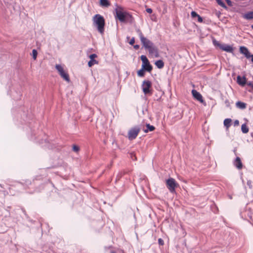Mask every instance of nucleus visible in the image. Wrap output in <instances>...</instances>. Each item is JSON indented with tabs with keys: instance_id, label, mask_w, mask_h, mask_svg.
Wrapping results in <instances>:
<instances>
[{
	"instance_id": "obj_38",
	"label": "nucleus",
	"mask_w": 253,
	"mask_h": 253,
	"mask_svg": "<svg viewBox=\"0 0 253 253\" xmlns=\"http://www.w3.org/2000/svg\"><path fill=\"white\" fill-rule=\"evenodd\" d=\"M146 11L147 13H152V12H153V10L151 8H147L146 9Z\"/></svg>"
},
{
	"instance_id": "obj_2",
	"label": "nucleus",
	"mask_w": 253,
	"mask_h": 253,
	"mask_svg": "<svg viewBox=\"0 0 253 253\" xmlns=\"http://www.w3.org/2000/svg\"><path fill=\"white\" fill-rule=\"evenodd\" d=\"M93 24L98 31L101 34L104 33L105 20L104 17L99 14L95 15L93 18Z\"/></svg>"
},
{
	"instance_id": "obj_30",
	"label": "nucleus",
	"mask_w": 253,
	"mask_h": 253,
	"mask_svg": "<svg viewBox=\"0 0 253 253\" xmlns=\"http://www.w3.org/2000/svg\"><path fill=\"white\" fill-rule=\"evenodd\" d=\"M38 52L36 49H33L32 50V56L34 60H36L37 57Z\"/></svg>"
},
{
	"instance_id": "obj_13",
	"label": "nucleus",
	"mask_w": 253,
	"mask_h": 253,
	"mask_svg": "<svg viewBox=\"0 0 253 253\" xmlns=\"http://www.w3.org/2000/svg\"><path fill=\"white\" fill-rule=\"evenodd\" d=\"M192 94L195 99H196V100H197L198 101L201 103H203L204 102V100L203 99L202 95L196 90L193 89L192 90Z\"/></svg>"
},
{
	"instance_id": "obj_8",
	"label": "nucleus",
	"mask_w": 253,
	"mask_h": 253,
	"mask_svg": "<svg viewBox=\"0 0 253 253\" xmlns=\"http://www.w3.org/2000/svg\"><path fill=\"white\" fill-rule=\"evenodd\" d=\"M39 180H40V176H38L35 180H34L33 183L31 180H26L24 183L18 182L17 183L16 185L17 187H23V188L26 189L27 188H29L30 185L38 184V183L37 181Z\"/></svg>"
},
{
	"instance_id": "obj_22",
	"label": "nucleus",
	"mask_w": 253,
	"mask_h": 253,
	"mask_svg": "<svg viewBox=\"0 0 253 253\" xmlns=\"http://www.w3.org/2000/svg\"><path fill=\"white\" fill-rule=\"evenodd\" d=\"M55 68L59 72L61 77L63 78V67L61 65L57 64Z\"/></svg>"
},
{
	"instance_id": "obj_29",
	"label": "nucleus",
	"mask_w": 253,
	"mask_h": 253,
	"mask_svg": "<svg viewBox=\"0 0 253 253\" xmlns=\"http://www.w3.org/2000/svg\"><path fill=\"white\" fill-rule=\"evenodd\" d=\"M72 150L75 152L78 153L80 151V147L74 144L72 146Z\"/></svg>"
},
{
	"instance_id": "obj_37",
	"label": "nucleus",
	"mask_w": 253,
	"mask_h": 253,
	"mask_svg": "<svg viewBox=\"0 0 253 253\" xmlns=\"http://www.w3.org/2000/svg\"><path fill=\"white\" fill-rule=\"evenodd\" d=\"M239 125V121L238 120H236L234 122V126H238Z\"/></svg>"
},
{
	"instance_id": "obj_32",
	"label": "nucleus",
	"mask_w": 253,
	"mask_h": 253,
	"mask_svg": "<svg viewBox=\"0 0 253 253\" xmlns=\"http://www.w3.org/2000/svg\"><path fill=\"white\" fill-rule=\"evenodd\" d=\"M191 15L193 18L197 17V16L199 15V14L195 11H192L191 13Z\"/></svg>"
},
{
	"instance_id": "obj_10",
	"label": "nucleus",
	"mask_w": 253,
	"mask_h": 253,
	"mask_svg": "<svg viewBox=\"0 0 253 253\" xmlns=\"http://www.w3.org/2000/svg\"><path fill=\"white\" fill-rule=\"evenodd\" d=\"M147 49L148 50L149 53L151 55H154L156 57H158L159 56L158 49L157 47L153 44L152 46H149Z\"/></svg>"
},
{
	"instance_id": "obj_20",
	"label": "nucleus",
	"mask_w": 253,
	"mask_h": 253,
	"mask_svg": "<svg viewBox=\"0 0 253 253\" xmlns=\"http://www.w3.org/2000/svg\"><path fill=\"white\" fill-rule=\"evenodd\" d=\"M51 148L54 150L55 151H60L61 150L62 147L61 145H58V144H57L55 142H53L52 143V146L51 147Z\"/></svg>"
},
{
	"instance_id": "obj_33",
	"label": "nucleus",
	"mask_w": 253,
	"mask_h": 253,
	"mask_svg": "<svg viewBox=\"0 0 253 253\" xmlns=\"http://www.w3.org/2000/svg\"><path fill=\"white\" fill-rule=\"evenodd\" d=\"M135 42V38L134 37L132 38L130 41L129 42L130 45H133Z\"/></svg>"
},
{
	"instance_id": "obj_28",
	"label": "nucleus",
	"mask_w": 253,
	"mask_h": 253,
	"mask_svg": "<svg viewBox=\"0 0 253 253\" xmlns=\"http://www.w3.org/2000/svg\"><path fill=\"white\" fill-rule=\"evenodd\" d=\"M218 4L222 7L223 8H226L227 6L222 1V0H216Z\"/></svg>"
},
{
	"instance_id": "obj_16",
	"label": "nucleus",
	"mask_w": 253,
	"mask_h": 253,
	"mask_svg": "<svg viewBox=\"0 0 253 253\" xmlns=\"http://www.w3.org/2000/svg\"><path fill=\"white\" fill-rule=\"evenodd\" d=\"M240 52L241 53L244 54L246 58L249 56V55L251 54L249 49L245 46H242L240 47Z\"/></svg>"
},
{
	"instance_id": "obj_9",
	"label": "nucleus",
	"mask_w": 253,
	"mask_h": 253,
	"mask_svg": "<svg viewBox=\"0 0 253 253\" xmlns=\"http://www.w3.org/2000/svg\"><path fill=\"white\" fill-rule=\"evenodd\" d=\"M140 58L142 62V66H144V69H146L147 72H151L153 69V67L150 64L147 57L144 55H142Z\"/></svg>"
},
{
	"instance_id": "obj_3",
	"label": "nucleus",
	"mask_w": 253,
	"mask_h": 253,
	"mask_svg": "<svg viewBox=\"0 0 253 253\" xmlns=\"http://www.w3.org/2000/svg\"><path fill=\"white\" fill-rule=\"evenodd\" d=\"M29 128L30 129V133H31V137L30 139L32 140H34L37 141V142H39L40 143H43V142L45 143H48V140L46 139H41L40 137V135H36V130L35 129L36 126H34V128L32 127V123H29Z\"/></svg>"
},
{
	"instance_id": "obj_26",
	"label": "nucleus",
	"mask_w": 253,
	"mask_h": 253,
	"mask_svg": "<svg viewBox=\"0 0 253 253\" xmlns=\"http://www.w3.org/2000/svg\"><path fill=\"white\" fill-rule=\"evenodd\" d=\"M241 130L243 133H247L249 132V128L247 126L246 124H244L241 126Z\"/></svg>"
},
{
	"instance_id": "obj_31",
	"label": "nucleus",
	"mask_w": 253,
	"mask_h": 253,
	"mask_svg": "<svg viewBox=\"0 0 253 253\" xmlns=\"http://www.w3.org/2000/svg\"><path fill=\"white\" fill-rule=\"evenodd\" d=\"M64 80L67 81L68 83H70V78L68 73L64 71Z\"/></svg>"
},
{
	"instance_id": "obj_24",
	"label": "nucleus",
	"mask_w": 253,
	"mask_h": 253,
	"mask_svg": "<svg viewBox=\"0 0 253 253\" xmlns=\"http://www.w3.org/2000/svg\"><path fill=\"white\" fill-rule=\"evenodd\" d=\"M231 119L229 118L225 119L224 120V125L226 127V128H228L231 125Z\"/></svg>"
},
{
	"instance_id": "obj_19",
	"label": "nucleus",
	"mask_w": 253,
	"mask_h": 253,
	"mask_svg": "<svg viewBox=\"0 0 253 253\" xmlns=\"http://www.w3.org/2000/svg\"><path fill=\"white\" fill-rule=\"evenodd\" d=\"M100 4L102 7H108L111 3L109 0H100Z\"/></svg>"
},
{
	"instance_id": "obj_11",
	"label": "nucleus",
	"mask_w": 253,
	"mask_h": 253,
	"mask_svg": "<svg viewBox=\"0 0 253 253\" xmlns=\"http://www.w3.org/2000/svg\"><path fill=\"white\" fill-rule=\"evenodd\" d=\"M140 41H141L143 47L145 49H147V48L149 47V46H152L153 44H154L152 42H151V41H150L149 40H148V39H147L145 37H144L143 38H142L140 40Z\"/></svg>"
},
{
	"instance_id": "obj_18",
	"label": "nucleus",
	"mask_w": 253,
	"mask_h": 253,
	"mask_svg": "<svg viewBox=\"0 0 253 253\" xmlns=\"http://www.w3.org/2000/svg\"><path fill=\"white\" fill-rule=\"evenodd\" d=\"M243 17L247 20H251L253 19V11L245 13L243 15Z\"/></svg>"
},
{
	"instance_id": "obj_44",
	"label": "nucleus",
	"mask_w": 253,
	"mask_h": 253,
	"mask_svg": "<svg viewBox=\"0 0 253 253\" xmlns=\"http://www.w3.org/2000/svg\"><path fill=\"white\" fill-rule=\"evenodd\" d=\"M50 186H53V185H52V183H51L50 182H49L48 183H47L46 184V186L49 187Z\"/></svg>"
},
{
	"instance_id": "obj_23",
	"label": "nucleus",
	"mask_w": 253,
	"mask_h": 253,
	"mask_svg": "<svg viewBox=\"0 0 253 253\" xmlns=\"http://www.w3.org/2000/svg\"><path fill=\"white\" fill-rule=\"evenodd\" d=\"M145 71H146V69H144V66H141V69L137 71V75L140 77H144Z\"/></svg>"
},
{
	"instance_id": "obj_42",
	"label": "nucleus",
	"mask_w": 253,
	"mask_h": 253,
	"mask_svg": "<svg viewBox=\"0 0 253 253\" xmlns=\"http://www.w3.org/2000/svg\"><path fill=\"white\" fill-rule=\"evenodd\" d=\"M139 47L140 46L138 44H135L133 46V48L136 50L139 49Z\"/></svg>"
},
{
	"instance_id": "obj_12",
	"label": "nucleus",
	"mask_w": 253,
	"mask_h": 253,
	"mask_svg": "<svg viewBox=\"0 0 253 253\" xmlns=\"http://www.w3.org/2000/svg\"><path fill=\"white\" fill-rule=\"evenodd\" d=\"M90 60L88 62V66L89 67H92L95 64H98V62L95 59L97 57V55L95 53L91 54L89 55Z\"/></svg>"
},
{
	"instance_id": "obj_50",
	"label": "nucleus",
	"mask_w": 253,
	"mask_h": 253,
	"mask_svg": "<svg viewBox=\"0 0 253 253\" xmlns=\"http://www.w3.org/2000/svg\"><path fill=\"white\" fill-rule=\"evenodd\" d=\"M111 253H116L114 252H112Z\"/></svg>"
},
{
	"instance_id": "obj_35",
	"label": "nucleus",
	"mask_w": 253,
	"mask_h": 253,
	"mask_svg": "<svg viewBox=\"0 0 253 253\" xmlns=\"http://www.w3.org/2000/svg\"><path fill=\"white\" fill-rule=\"evenodd\" d=\"M158 243L160 245H163L164 244L163 240L162 239H161V238H159L158 239Z\"/></svg>"
},
{
	"instance_id": "obj_36",
	"label": "nucleus",
	"mask_w": 253,
	"mask_h": 253,
	"mask_svg": "<svg viewBox=\"0 0 253 253\" xmlns=\"http://www.w3.org/2000/svg\"><path fill=\"white\" fill-rule=\"evenodd\" d=\"M198 18V21L199 22L202 23L203 21V18L200 16L199 15L197 16Z\"/></svg>"
},
{
	"instance_id": "obj_45",
	"label": "nucleus",
	"mask_w": 253,
	"mask_h": 253,
	"mask_svg": "<svg viewBox=\"0 0 253 253\" xmlns=\"http://www.w3.org/2000/svg\"><path fill=\"white\" fill-rule=\"evenodd\" d=\"M225 104H226V106H227V107H228V106H229V101H228V100H226V101H225Z\"/></svg>"
},
{
	"instance_id": "obj_15",
	"label": "nucleus",
	"mask_w": 253,
	"mask_h": 253,
	"mask_svg": "<svg viewBox=\"0 0 253 253\" xmlns=\"http://www.w3.org/2000/svg\"><path fill=\"white\" fill-rule=\"evenodd\" d=\"M247 80L245 76L241 77L240 76H238L237 77V83L242 86H244L246 84Z\"/></svg>"
},
{
	"instance_id": "obj_46",
	"label": "nucleus",
	"mask_w": 253,
	"mask_h": 253,
	"mask_svg": "<svg viewBox=\"0 0 253 253\" xmlns=\"http://www.w3.org/2000/svg\"><path fill=\"white\" fill-rule=\"evenodd\" d=\"M227 196H228V198H229V199H230V200L232 199V195H230V194H228V195H227Z\"/></svg>"
},
{
	"instance_id": "obj_39",
	"label": "nucleus",
	"mask_w": 253,
	"mask_h": 253,
	"mask_svg": "<svg viewBox=\"0 0 253 253\" xmlns=\"http://www.w3.org/2000/svg\"><path fill=\"white\" fill-rule=\"evenodd\" d=\"M251 60V62L253 63V54L251 53L249 55V56L248 57L247 59H250Z\"/></svg>"
},
{
	"instance_id": "obj_4",
	"label": "nucleus",
	"mask_w": 253,
	"mask_h": 253,
	"mask_svg": "<svg viewBox=\"0 0 253 253\" xmlns=\"http://www.w3.org/2000/svg\"><path fill=\"white\" fill-rule=\"evenodd\" d=\"M212 43L215 46L218 47L220 49L223 51L229 53H233V48L230 45L226 44L225 43L221 44L215 39L212 40Z\"/></svg>"
},
{
	"instance_id": "obj_14",
	"label": "nucleus",
	"mask_w": 253,
	"mask_h": 253,
	"mask_svg": "<svg viewBox=\"0 0 253 253\" xmlns=\"http://www.w3.org/2000/svg\"><path fill=\"white\" fill-rule=\"evenodd\" d=\"M233 164L234 166L238 169H241L243 168V164L240 158L238 157H237L235 160L233 162Z\"/></svg>"
},
{
	"instance_id": "obj_1",
	"label": "nucleus",
	"mask_w": 253,
	"mask_h": 253,
	"mask_svg": "<svg viewBox=\"0 0 253 253\" xmlns=\"http://www.w3.org/2000/svg\"><path fill=\"white\" fill-rule=\"evenodd\" d=\"M116 8L115 11L116 13L115 18H117L121 22H126V20H128L132 18V16L128 12L124 11V8L115 4Z\"/></svg>"
},
{
	"instance_id": "obj_27",
	"label": "nucleus",
	"mask_w": 253,
	"mask_h": 253,
	"mask_svg": "<svg viewBox=\"0 0 253 253\" xmlns=\"http://www.w3.org/2000/svg\"><path fill=\"white\" fill-rule=\"evenodd\" d=\"M135 30H136V33H137V34L139 36L140 40H141L142 38H143L144 37V36H143V34H142V33L141 32V31L139 28L136 29Z\"/></svg>"
},
{
	"instance_id": "obj_17",
	"label": "nucleus",
	"mask_w": 253,
	"mask_h": 253,
	"mask_svg": "<svg viewBox=\"0 0 253 253\" xmlns=\"http://www.w3.org/2000/svg\"><path fill=\"white\" fill-rule=\"evenodd\" d=\"M236 106L239 109L244 110L246 108L247 104L241 101H237L236 103Z\"/></svg>"
},
{
	"instance_id": "obj_7",
	"label": "nucleus",
	"mask_w": 253,
	"mask_h": 253,
	"mask_svg": "<svg viewBox=\"0 0 253 253\" xmlns=\"http://www.w3.org/2000/svg\"><path fill=\"white\" fill-rule=\"evenodd\" d=\"M140 130V128L138 126H135L131 128L128 132V138L129 140L134 139L138 135Z\"/></svg>"
},
{
	"instance_id": "obj_21",
	"label": "nucleus",
	"mask_w": 253,
	"mask_h": 253,
	"mask_svg": "<svg viewBox=\"0 0 253 253\" xmlns=\"http://www.w3.org/2000/svg\"><path fill=\"white\" fill-rule=\"evenodd\" d=\"M146 129L144 130V131L145 133H147L149 131H152L155 129V127L153 126H152V125H150L149 124H147L146 125Z\"/></svg>"
},
{
	"instance_id": "obj_43",
	"label": "nucleus",
	"mask_w": 253,
	"mask_h": 253,
	"mask_svg": "<svg viewBox=\"0 0 253 253\" xmlns=\"http://www.w3.org/2000/svg\"><path fill=\"white\" fill-rule=\"evenodd\" d=\"M226 2L228 5L231 6L232 5V2L230 0H226Z\"/></svg>"
},
{
	"instance_id": "obj_41",
	"label": "nucleus",
	"mask_w": 253,
	"mask_h": 253,
	"mask_svg": "<svg viewBox=\"0 0 253 253\" xmlns=\"http://www.w3.org/2000/svg\"><path fill=\"white\" fill-rule=\"evenodd\" d=\"M41 190L38 188H36L33 192H29L30 193H33L34 192H40Z\"/></svg>"
},
{
	"instance_id": "obj_34",
	"label": "nucleus",
	"mask_w": 253,
	"mask_h": 253,
	"mask_svg": "<svg viewBox=\"0 0 253 253\" xmlns=\"http://www.w3.org/2000/svg\"><path fill=\"white\" fill-rule=\"evenodd\" d=\"M130 157L131 158V159L133 160H136V157L135 155L134 154L131 153L130 154Z\"/></svg>"
},
{
	"instance_id": "obj_6",
	"label": "nucleus",
	"mask_w": 253,
	"mask_h": 253,
	"mask_svg": "<svg viewBox=\"0 0 253 253\" xmlns=\"http://www.w3.org/2000/svg\"><path fill=\"white\" fill-rule=\"evenodd\" d=\"M166 185L167 188L171 193H174L175 191V188L178 186V184L173 178H169L166 180Z\"/></svg>"
},
{
	"instance_id": "obj_47",
	"label": "nucleus",
	"mask_w": 253,
	"mask_h": 253,
	"mask_svg": "<svg viewBox=\"0 0 253 253\" xmlns=\"http://www.w3.org/2000/svg\"><path fill=\"white\" fill-rule=\"evenodd\" d=\"M161 97H160L158 98L157 99H156V100H157V101H160L161 100Z\"/></svg>"
},
{
	"instance_id": "obj_49",
	"label": "nucleus",
	"mask_w": 253,
	"mask_h": 253,
	"mask_svg": "<svg viewBox=\"0 0 253 253\" xmlns=\"http://www.w3.org/2000/svg\"><path fill=\"white\" fill-rule=\"evenodd\" d=\"M251 28L253 30V24L251 25Z\"/></svg>"
},
{
	"instance_id": "obj_40",
	"label": "nucleus",
	"mask_w": 253,
	"mask_h": 253,
	"mask_svg": "<svg viewBox=\"0 0 253 253\" xmlns=\"http://www.w3.org/2000/svg\"><path fill=\"white\" fill-rule=\"evenodd\" d=\"M246 84L248 86H250L251 88H253V84L252 82H246Z\"/></svg>"
},
{
	"instance_id": "obj_25",
	"label": "nucleus",
	"mask_w": 253,
	"mask_h": 253,
	"mask_svg": "<svg viewBox=\"0 0 253 253\" xmlns=\"http://www.w3.org/2000/svg\"><path fill=\"white\" fill-rule=\"evenodd\" d=\"M155 65L159 69H162L164 66V63L162 60H159L156 61Z\"/></svg>"
},
{
	"instance_id": "obj_5",
	"label": "nucleus",
	"mask_w": 253,
	"mask_h": 253,
	"mask_svg": "<svg viewBox=\"0 0 253 253\" xmlns=\"http://www.w3.org/2000/svg\"><path fill=\"white\" fill-rule=\"evenodd\" d=\"M142 89L144 93L146 95L151 94L152 93V83L149 80H145L142 84Z\"/></svg>"
},
{
	"instance_id": "obj_48",
	"label": "nucleus",
	"mask_w": 253,
	"mask_h": 253,
	"mask_svg": "<svg viewBox=\"0 0 253 253\" xmlns=\"http://www.w3.org/2000/svg\"><path fill=\"white\" fill-rule=\"evenodd\" d=\"M250 92H253V88H252V90H249Z\"/></svg>"
}]
</instances>
